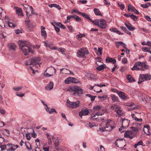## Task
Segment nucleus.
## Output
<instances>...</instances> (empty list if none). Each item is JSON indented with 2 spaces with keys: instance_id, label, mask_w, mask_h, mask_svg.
<instances>
[{
  "instance_id": "obj_1",
  "label": "nucleus",
  "mask_w": 151,
  "mask_h": 151,
  "mask_svg": "<svg viewBox=\"0 0 151 151\" xmlns=\"http://www.w3.org/2000/svg\"><path fill=\"white\" fill-rule=\"evenodd\" d=\"M19 47L23 52L25 55H27L30 50L29 47L31 46L30 43L28 42L23 41H19Z\"/></svg>"
},
{
  "instance_id": "obj_2",
  "label": "nucleus",
  "mask_w": 151,
  "mask_h": 151,
  "mask_svg": "<svg viewBox=\"0 0 151 151\" xmlns=\"http://www.w3.org/2000/svg\"><path fill=\"white\" fill-rule=\"evenodd\" d=\"M67 91L69 92L73 93L74 96L76 95L78 96H81L83 94V89L77 86H70Z\"/></svg>"
},
{
  "instance_id": "obj_3",
  "label": "nucleus",
  "mask_w": 151,
  "mask_h": 151,
  "mask_svg": "<svg viewBox=\"0 0 151 151\" xmlns=\"http://www.w3.org/2000/svg\"><path fill=\"white\" fill-rule=\"evenodd\" d=\"M112 122L111 120H107L105 123L106 127H104L99 128V130H97V131H101V132L111 131L114 128V127L111 125Z\"/></svg>"
},
{
  "instance_id": "obj_4",
  "label": "nucleus",
  "mask_w": 151,
  "mask_h": 151,
  "mask_svg": "<svg viewBox=\"0 0 151 151\" xmlns=\"http://www.w3.org/2000/svg\"><path fill=\"white\" fill-rule=\"evenodd\" d=\"M151 79V75L148 74H140L139 77V81L138 83L139 84L142 83L145 80L148 81L150 80Z\"/></svg>"
},
{
  "instance_id": "obj_5",
  "label": "nucleus",
  "mask_w": 151,
  "mask_h": 151,
  "mask_svg": "<svg viewBox=\"0 0 151 151\" xmlns=\"http://www.w3.org/2000/svg\"><path fill=\"white\" fill-rule=\"evenodd\" d=\"M32 64L35 66L36 68H38L40 66L41 63H40L41 60V58L39 57H35L32 58L30 60Z\"/></svg>"
},
{
  "instance_id": "obj_6",
  "label": "nucleus",
  "mask_w": 151,
  "mask_h": 151,
  "mask_svg": "<svg viewBox=\"0 0 151 151\" xmlns=\"http://www.w3.org/2000/svg\"><path fill=\"white\" fill-rule=\"evenodd\" d=\"M77 56L78 57H84L85 55H88L89 52L86 48H83L77 51Z\"/></svg>"
},
{
  "instance_id": "obj_7",
  "label": "nucleus",
  "mask_w": 151,
  "mask_h": 151,
  "mask_svg": "<svg viewBox=\"0 0 151 151\" xmlns=\"http://www.w3.org/2000/svg\"><path fill=\"white\" fill-rule=\"evenodd\" d=\"M80 102L78 101L76 102H71L68 99L67 101V106L73 108H77L79 106Z\"/></svg>"
},
{
  "instance_id": "obj_8",
  "label": "nucleus",
  "mask_w": 151,
  "mask_h": 151,
  "mask_svg": "<svg viewBox=\"0 0 151 151\" xmlns=\"http://www.w3.org/2000/svg\"><path fill=\"white\" fill-rule=\"evenodd\" d=\"M135 133L131 130L126 131L124 134V137H125L129 138L132 139L134 137Z\"/></svg>"
},
{
  "instance_id": "obj_9",
  "label": "nucleus",
  "mask_w": 151,
  "mask_h": 151,
  "mask_svg": "<svg viewBox=\"0 0 151 151\" xmlns=\"http://www.w3.org/2000/svg\"><path fill=\"white\" fill-rule=\"evenodd\" d=\"M78 82H79V81L78 80L72 77H69L66 78L65 81V83L66 84L71 83H77Z\"/></svg>"
},
{
  "instance_id": "obj_10",
  "label": "nucleus",
  "mask_w": 151,
  "mask_h": 151,
  "mask_svg": "<svg viewBox=\"0 0 151 151\" xmlns=\"http://www.w3.org/2000/svg\"><path fill=\"white\" fill-rule=\"evenodd\" d=\"M99 26L102 29H105L107 26L106 21L103 19H100Z\"/></svg>"
},
{
  "instance_id": "obj_11",
  "label": "nucleus",
  "mask_w": 151,
  "mask_h": 151,
  "mask_svg": "<svg viewBox=\"0 0 151 151\" xmlns=\"http://www.w3.org/2000/svg\"><path fill=\"white\" fill-rule=\"evenodd\" d=\"M122 127H123V128L127 127L129 125V121L128 120L124 119H122Z\"/></svg>"
},
{
  "instance_id": "obj_12",
  "label": "nucleus",
  "mask_w": 151,
  "mask_h": 151,
  "mask_svg": "<svg viewBox=\"0 0 151 151\" xmlns=\"http://www.w3.org/2000/svg\"><path fill=\"white\" fill-rule=\"evenodd\" d=\"M134 67L136 66L140 67H148V66L144 62L142 63L138 62H136L134 64Z\"/></svg>"
},
{
  "instance_id": "obj_13",
  "label": "nucleus",
  "mask_w": 151,
  "mask_h": 151,
  "mask_svg": "<svg viewBox=\"0 0 151 151\" xmlns=\"http://www.w3.org/2000/svg\"><path fill=\"white\" fill-rule=\"evenodd\" d=\"M148 68V67H141L140 68L138 66H136L134 67V65L133 67L132 68V70H141L144 71L147 69Z\"/></svg>"
},
{
  "instance_id": "obj_14",
  "label": "nucleus",
  "mask_w": 151,
  "mask_h": 151,
  "mask_svg": "<svg viewBox=\"0 0 151 151\" xmlns=\"http://www.w3.org/2000/svg\"><path fill=\"white\" fill-rule=\"evenodd\" d=\"M8 47L10 50L15 51L17 47L13 43H9L8 44Z\"/></svg>"
},
{
  "instance_id": "obj_15",
  "label": "nucleus",
  "mask_w": 151,
  "mask_h": 151,
  "mask_svg": "<svg viewBox=\"0 0 151 151\" xmlns=\"http://www.w3.org/2000/svg\"><path fill=\"white\" fill-rule=\"evenodd\" d=\"M45 109L46 111L49 113L50 114H52L53 112H55L56 113H57V112L55 111V109H51V110H50L49 108L48 107L47 104L45 105Z\"/></svg>"
},
{
  "instance_id": "obj_16",
  "label": "nucleus",
  "mask_w": 151,
  "mask_h": 151,
  "mask_svg": "<svg viewBox=\"0 0 151 151\" xmlns=\"http://www.w3.org/2000/svg\"><path fill=\"white\" fill-rule=\"evenodd\" d=\"M106 63L111 62L113 64H115L116 62V61L115 59L108 57L106 59Z\"/></svg>"
},
{
  "instance_id": "obj_17",
  "label": "nucleus",
  "mask_w": 151,
  "mask_h": 151,
  "mask_svg": "<svg viewBox=\"0 0 151 151\" xmlns=\"http://www.w3.org/2000/svg\"><path fill=\"white\" fill-rule=\"evenodd\" d=\"M89 111L88 109H84L83 110H82L79 113V116L82 117L83 115H86L88 114Z\"/></svg>"
},
{
  "instance_id": "obj_18",
  "label": "nucleus",
  "mask_w": 151,
  "mask_h": 151,
  "mask_svg": "<svg viewBox=\"0 0 151 151\" xmlns=\"http://www.w3.org/2000/svg\"><path fill=\"white\" fill-rule=\"evenodd\" d=\"M15 8L16 9V14L18 15H21L23 16L24 15L22 14V10L21 9L17 7H15Z\"/></svg>"
},
{
  "instance_id": "obj_19",
  "label": "nucleus",
  "mask_w": 151,
  "mask_h": 151,
  "mask_svg": "<svg viewBox=\"0 0 151 151\" xmlns=\"http://www.w3.org/2000/svg\"><path fill=\"white\" fill-rule=\"evenodd\" d=\"M14 146V145L13 144H7L6 145V149L7 150H13L14 151L15 149L13 148V147Z\"/></svg>"
},
{
  "instance_id": "obj_20",
  "label": "nucleus",
  "mask_w": 151,
  "mask_h": 151,
  "mask_svg": "<svg viewBox=\"0 0 151 151\" xmlns=\"http://www.w3.org/2000/svg\"><path fill=\"white\" fill-rule=\"evenodd\" d=\"M45 27L43 26H41V33L42 36L44 37H46L47 36V33L45 30Z\"/></svg>"
},
{
  "instance_id": "obj_21",
  "label": "nucleus",
  "mask_w": 151,
  "mask_h": 151,
  "mask_svg": "<svg viewBox=\"0 0 151 151\" xmlns=\"http://www.w3.org/2000/svg\"><path fill=\"white\" fill-rule=\"evenodd\" d=\"M124 24L128 29L130 31H133L135 29V28L132 27V25L129 23V24H127L125 23Z\"/></svg>"
},
{
  "instance_id": "obj_22",
  "label": "nucleus",
  "mask_w": 151,
  "mask_h": 151,
  "mask_svg": "<svg viewBox=\"0 0 151 151\" xmlns=\"http://www.w3.org/2000/svg\"><path fill=\"white\" fill-rule=\"evenodd\" d=\"M53 83L52 82H50L49 84L45 87V89L46 90H51L53 88Z\"/></svg>"
},
{
  "instance_id": "obj_23",
  "label": "nucleus",
  "mask_w": 151,
  "mask_h": 151,
  "mask_svg": "<svg viewBox=\"0 0 151 151\" xmlns=\"http://www.w3.org/2000/svg\"><path fill=\"white\" fill-rule=\"evenodd\" d=\"M127 79L129 82H134L135 81V79L130 75H128L127 76Z\"/></svg>"
},
{
  "instance_id": "obj_24",
  "label": "nucleus",
  "mask_w": 151,
  "mask_h": 151,
  "mask_svg": "<svg viewBox=\"0 0 151 151\" xmlns=\"http://www.w3.org/2000/svg\"><path fill=\"white\" fill-rule=\"evenodd\" d=\"M78 12V13L81 14L82 15L83 17L89 20H91V19L89 17V16L87 14H85L84 13H82L79 11Z\"/></svg>"
},
{
  "instance_id": "obj_25",
  "label": "nucleus",
  "mask_w": 151,
  "mask_h": 151,
  "mask_svg": "<svg viewBox=\"0 0 151 151\" xmlns=\"http://www.w3.org/2000/svg\"><path fill=\"white\" fill-rule=\"evenodd\" d=\"M109 30L112 32H116L119 35H122L123 34V33L121 32L120 31H118L117 29L116 28H113L112 29H110Z\"/></svg>"
},
{
  "instance_id": "obj_26",
  "label": "nucleus",
  "mask_w": 151,
  "mask_h": 151,
  "mask_svg": "<svg viewBox=\"0 0 151 151\" xmlns=\"http://www.w3.org/2000/svg\"><path fill=\"white\" fill-rule=\"evenodd\" d=\"M118 94L119 96L123 99H126V96L125 95V93L121 91L118 92Z\"/></svg>"
},
{
  "instance_id": "obj_27",
  "label": "nucleus",
  "mask_w": 151,
  "mask_h": 151,
  "mask_svg": "<svg viewBox=\"0 0 151 151\" xmlns=\"http://www.w3.org/2000/svg\"><path fill=\"white\" fill-rule=\"evenodd\" d=\"M25 144L27 149L29 151H33L32 150L31 146L29 142H25Z\"/></svg>"
},
{
  "instance_id": "obj_28",
  "label": "nucleus",
  "mask_w": 151,
  "mask_h": 151,
  "mask_svg": "<svg viewBox=\"0 0 151 151\" xmlns=\"http://www.w3.org/2000/svg\"><path fill=\"white\" fill-rule=\"evenodd\" d=\"M141 98L143 101H144V103H147V98L146 97V96L145 94H142L141 95Z\"/></svg>"
},
{
  "instance_id": "obj_29",
  "label": "nucleus",
  "mask_w": 151,
  "mask_h": 151,
  "mask_svg": "<svg viewBox=\"0 0 151 151\" xmlns=\"http://www.w3.org/2000/svg\"><path fill=\"white\" fill-rule=\"evenodd\" d=\"M93 11H94L95 14L98 16H102V14L100 13V10L98 9L94 8Z\"/></svg>"
},
{
  "instance_id": "obj_30",
  "label": "nucleus",
  "mask_w": 151,
  "mask_h": 151,
  "mask_svg": "<svg viewBox=\"0 0 151 151\" xmlns=\"http://www.w3.org/2000/svg\"><path fill=\"white\" fill-rule=\"evenodd\" d=\"M54 144L55 146V147L56 148L59 145V142L58 139V138H56V140L54 141Z\"/></svg>"
},
{
  "instance_id": "obj_31",
  "label": "nucleus",
  "mask_w": 151,
  "mask_h": 151,
  "mask_svg": "<svg viewBox=\"0 0 151 151\" xmlns=\"http://www.w3.org/2000/svg\"><path fill=\"white\" fill-rule=\"evenodd\" d=\"M112 100L114 102H116L119 101L118 97L114 95H113L111 96Z\"/></svg>"
},
{
  "instance_id": "obj_32",
  "label": "nucleus",
  "mask_w": 151,
  "mask_h": 151,
  "mask_svg": "<svg viewBox=\"0 0 151 151\" xmlns=\"http://www.w3.org/2000/svg\"><path fill=\"white\" fill-rule=\"evenodd\" d=\"M49 6L50 8L55 7L58 8L59 9H60V6L59 5L55 4H50L49 5Z\"/></svg>"
},
{
  "instance_id": "obj_33",
  "label": "nucleus",
  "mask_w": 151,
  "mask_h": 151,
  "mask_svg": "<svg viewBox=\"0 0 151 151\" xmlns=\"http://www.w3.org/2000/svg\"><path fill=\"white\" fill-rule=\"evenodd\" d=\"M95 25L99 26V22L100 20H99L98 19L95 20H92L91 19V20H90Z\"/></svg>"
},
{
  "instance_id": "obj_34",
  "label": "nucleus",
  "mask_w": 151,
  "mask_h": 151,
  "mask_svg": "<svg viewBox=\"0 0 151 151\" xmlns=\"http://www.w3.org/2000/svg\"><path fill=\"white\" fill-rule=\"evenodd\" d=\"M151 5V3H147L146 4H142L141 5V6L144 8H147L149 6Z\"/></svg>"
},
{
  "instance_id": "obj_35",
  "label": "nucleus",
  "mask_w": 151,
  "mask_h": 151,
  "mask_svg": "<svg viewBox=\"0 0 151 151\" xmlns=\"http://www.w3.org/2000/svg\"><path fill=\"white\" fill-rule=\"evenodd\" d=\"M116 112L117 114H118V115L119 116H122L124 114V112L122 111L121 108L118 111L116 110Z\"/></svg>"
},
{
  "instance_id": "obj_36",
  "label": "nucleus",
  "mask_w": 151,
  "mask_h": 151,
  "mask_svg": "<svg viewBox=\"0 0 151 151\" xmlns=\"http://www.w3.org/2000/svg\"><path fill=\"white\" fill-rule=\"evenodd\" d=\"M73 18L74 20H75L77 22H80L81 20V18L79 16L77 15L73 16Z\"/></svg>"
},
{
  "instance_id": "obj_37",
  "label": "nucleus",
  "mask_w": 151,
  "mask_h": 151,
  "mask_svg": "<svg viewBox=\"0 0 151 151\" xmlns=\"http://www.w3.org/2000/svg\"><path fill=\"white\" fill-rule=\"evenodd\" d=\"M135 8L133 6H132L130 4H129L128 5V8L127 10L128 11H133L134 10V9Z\"/></svg>"
},
{
  "instance_id": "obj_38",
  "label": "nucleus",
  "mask_w": 151,
  "mask_h": 151,
  "mask_svg": "<svg viewBox=\"0 0 151 151\" xmlns=\"http://www.w3.org/2000/svg\"><path fill=\"white\" fill-rule=\"evenodd\" d=\"M85 35L82 34H80L79 35H76V38L78 40H81L82 38L83 37H85Z\"/></svg>"
},
{
  "instance_id": "obj_39",
  "label": "nucleus",
  "mask_w": 151,
  "mask_h": 151,
  "mask_svg": "<svg viewBox=\"0 0 151 151\" xmlns=\"http://www.w3.org/2000/svg\"><path fill=\"white\" fill-rule=\"evenodd\" d=\"M22 88V87L21 86L20 87H16L13 88V89L16 91H20Z\"/></svg>"
},
{
  "instance_id": "obj_40",
  "label": "nucleus",
  "mask_w": 151,
  "mask_h": 151,
  "mask_svg": "<svg viewBox=\"0 0 151 151\" xmlns=\"http://www.w3.org/2000/svg\"><path fill=\"white\" fill-rule=\"evenodd\" d=\"M104 68V65H99L98 67L96 68V69L98 70H101L103 69Z\"/></svg>"
},
{
  "instance_id": "obj_41",
  "label": "nucleus",
  "mask_w": 151,
  "mask_h": 151,
  "mask_svg": "<svg viewBox=\"0 0 151 151\" xmlns=\"http://www.w3.org/2000/svg\"><path fill=\"white\" fill-rule=\"evenodd\" d=\"M117 48H119L120 45H122V44L123 43V42H115Z\"/></svg>"
},
{
  "instance_id": "obj_42",
  "label": "nucleus",
  "mask_w": 151,
  "mask_h": 151,
  "mask_svg": "<svg viewBox=\"0 0 151 151\" xmlns=\"http://www.w3.org/2000/svg\"><path fill=\"white\" fill-rule=\"evenodd\" d=\"M142 143L143 142L142 141H139L137 143L135 144L134 145V147L135 148H137L138 146L140 145H142Z\"/></svg>"
},
{
  "instance_id": "obj_43",
  "label": "nucleus",
  "mask_w": 151,
  "mask_h": 151,
  "mask_svg": "<svg viewBox=\"0 0 151 151\" xmlns=\"http://www.w3.org/2000/svg\"><path fill=\"white\" fill-rule=\"evenodd\" d=\"M65 70L66 71H65V73L66 74H72L73 75V72H72L70 70H69L68 69L66 68H65Z\"/></svg>"
},
{
  "instance_id": "obj_44",
  "label": "nucleus",
  "mask_w": 151,
  "mask_h": 151,
  "mask_svg": "<svg viewBox=\"0 0 151 151\" xmlns=\"http://www.w3.org/2000/svg\"><path fill=\"white\" fill-rule=\"evenodd\" d=\"M131 128L132 129V130H131L132 131H133L134 132V133H137V132L138 131V129L137 128L135 127H132Z\"/></svg>"
},
{
  "instance_id": "obj_45",
  "label": "nucleus",
  "mask_w": 151,
  "mask_h": 151,
  "mask_svg": "<svg viewBox=\"0 0 151 151\" xmlns=\"http://www.w3.org/2000/svg\"><path fill=\"white\" fill-rule=\"evenodd\" d=\"M130 17L132 19L135 21H136L137 19V17L136 16L133 14L131 15Z\"/></svg>"
},
{
  "instance_id": "obj_46",
  "label": "nucleus",
  "mask_w": 151,
  "mask_h": 151,
  "mask_svg": "<svg viewBox=\"0 0 151 151\" xmlns=\"http://www.w3.org/2000/svg\"><path fill=\"white\" fill-rule=\"evenodd\" d=\"M8 23L9 27H10L14 28L15 27V25L12 22H8Z\"/></svg>"
},
{
  "instance_id": "obj_47",
  "label": "nucleus",
  "mask_w": 151,
  "mask_h": 151,
  "mask_svg": "<svg viewBox=\"0 0 151 151\" xmlns=\"http://www.w3.org/2000/svg\"><path fill=\"white\" fill-rule=\"evenodd\" d=\"M118 5L120 8V9L122 10L124 8V6L123 4L120 3H118Z\"/></svg>"
},
{
  "instance_id": "obj_48",
  "label": "nucleus",
  "mask_w": 151,
  "mask_h": 151,
  "mask_svg": "<svg viewBox=\"0 0 151 151\" xmlns=\"http://www.w3.org/2000/svg\"><path fill=\"white\" fill-rule=\"evenodd\" d=\"M101 106H94L93 109L94 110L96 111L98 109H101Z\"/></svg>"
},
{
  "instance_id": "obj_49",
  "label": "nucleus",
  "mask_w": 151,
  "mask_h": 151,
  "mask_svg": "<svg viewBox=\"0 0 151 151\" xmlns=\"http://www.w3.org/2000/svg\"><path fill=\"white\" fill-rule=\"evenodd\" d=\"M24 6V10L26 12V13H27V9L29 7V6L27 5L26 4H25L24 5H23Z\"/></svg>"
},
{
  "instance_id": "obj_50",
  "label": "nucleus",
  "mask_w": 151,
  "mask_h": 151,
  "mask_svg": "<svg viewBox=\"0 0 151 151\" xmlns=\"http://www.w3.org/2000/svg\"><path fill=\"white\" fill-rule=\"evenodd\" d=\"M114 108H115V112H116V110L118 111V110H119L121 108L119 106L115 104Z\"/></svg>"
},
{
  "instance_id": "obj_51",
  "label": "nucleus",
  "mask_w": 151,
  "mask_h": 151,
  "mask_svg": "<svg viewBox=\"0 0 151 151\" xmlns=\"http://www.w3.org/2000/svg\"><path fill=\"white\" fill-rule=\"evenodd\" d=\"M30 10H31V14H35V15H36L37 16L38 15L37 13H34V9L32 6H31L30 7Z\"/></svg>"
},
{
  "instance_id": "obj_52",
  "label": "nucleus",
  "mask_w": 151,
  "mask_h": 151,
  "mask_svg": "<svg viewBox=\"0 0 151 151\" xmlns=\"http://www.w3.org/2000/svg\"><path fill=\"white\" fill-rule=\"evenodd\" d=\"M58 50L59 51H60L62 52V54H63L65 52V49L62 47L59 48L58 49Z\"/></svg>"
},
{
  "instance_id": "obj_53",
  "label": "nucleus",
  "mask_w": 151,
  "mask_h": 151,
  "mask_svg": "<svg viewBox=\"0 0 151 151\" xmlns=\"http://www.w3.org/2000/svg\"><path fill=\"white\" fill-rule=\"evenodd\" d=\"M142 50L144 52H149V51L150 50L149 49H148V48L146 47H142Z\"/></svg>"
},
{
  "instance_id": "obj_54",
  "label": "nucleus",
  "mask_w": 151,
  "mask_h": 151,
  "mask_svg": "<svg viewBox=\"0 0 151 151\" xmlns=\"http://www.w3.org/2000/svg\"><path fill=\"white\" fill-rule=\"evenodd\" d=\"M102 48L101 47L98 48V51L99 52V53H98L97 55H98V56H99L100 55H101L102 54Z\"/></svg>"
},
{
  "instance_id": "obj_55",
  "label": "nucleus",
  "mask_w": 151,
  "mask_h": 151,
  "mask_svg": "<svg viewBox=\"0 0 151 151\" xmlns=\"http://www.w3.org/2000/svg\"><path fill=\"white\" fill-rule=\"evenodd\" d=\"M0 113L1 114L4 115L5 114V111L3 108L1 107L0 108Z\"/></svg>"
},
{
  "instance_id": "obj_56",
  "label": "nucleus",
  "mask_w": 151,
  "mask_h": 151,
  "mask_svg": "<svg viewBox=\"0 0 151 151\" xmlns=\"http://www.w3.org/2000/svg\"><path fill=\"white\" fill-rule=\"evenodd\" d=\"M44 45L45 46L48 47L50 48L52 46L50 43H47L45 42H44Z\"/></svg>"
},
{
  "instance_id": "obj_57",
  "label": "nucleus",
  "mask_w": 151,
  "mask_h": 151,
  "mask_svg": "<svg viewBox=\"0 0 151 151\" xmlns=\"http://www.w3.org/2000/svg\"><path fill=\"white\" fill-rule=\"evenodd\" d=\"M98 97L100 99H106L107 97V96L106 95H104L102 96H98Z\"/></svg>"
},
{
  "instance_id": "obj_58",
  "label": "nucleus",
  "mask_w": 151,
  "mask_h": 151,
  "mask_svg": "<svg viewBox=\"0 0 151 151\" xmlns=\"http://www.w3.org/2000/svg\"><path fill=\"white\" fill-rule=\"evenodd\" d=\"M29 134H30V133H29V134H26V137L27 139L28 140H30L31 139V137H30Z\"/></svg>"
},
{
  "instance_id": "obj_59",
  "label": "nucleus",
  "mask_w": 151,
  "mask_h": 151,
  "mask_svg": "<svg viewBox=\"0 0 151 151\" xmlns=\"http://www.w3.org/2000/svg\"><path fill=\"white\" fill-rule=\"evenodd\" d=\"M47 139L48 140V145H52V142L51 138L50 137H48Z\"/></svg>"
},
{
  "instance_id": "obj_60",
  "label": "nucleus",
  "mask_w": 151,
  "mask_h": 151,
  "mask_svg": "<svg viewBox=\"0 0 151 151\" xmlns=\"http://www.w3.org/2000/svg\"><path fill=\"white\" fill-rule=\"evenodd\" d=\"M0 147L1 149V151L4 150L6 149V145H1L0 146Z\"/></svg>"
},
{
  "instance_id": "obj_61",
  "label": "nucleus",
  "mask_w": 151,
  "mask_h": 151,
  "mask_svg": "<svg viewBox=\"0 0 151 151\" xmlns=\"http://www.w3.org/2000/svg\"><path fill=\"white\" fill-rule=\"evenodd\" d=\"M145 18L146 19H147V21L149 22L151 21V18L150 17L148 16H146L145 17Z\"/></svg>"
},
{
  "instance_id": "obj_62",
  "label": "nucleus",
  "mask_w": 151,
  "mask_h": 151,
  "mask_svg": "<svg viewBox=\"0 0 151 151\" xmlns=\"http://www.w3.org/2000/svg\"><path fill=\"white\" fill-rule=\"evenodd\" d=\"M54 27L55 30V31H56V32H58L60 31V28L59 27H56V26H55V25H54Z\"/></svg>"
},
{
  "instance_id": "obj_63",
  "label": "nucleus",
  "mask_w": 151,
  "mask_h": 151,
  "mask_svg": "<svg viewBox=\"0 0 151 151\" xmlns=\"http://www.w3.org/2000/svg\"><path fill=\"white\" fill-rule=\"evenodd\" d=\"M122 62L123 63H127V59L126 58H124L122 60Z\"/></svg>"
},
{
  "instance_id": "obj_64",
  "label": "nucleus",
  "mask_w": 151,
  "mask_h": 151,
  "mask_svg": "<svg viewBox=\"0 0 151 151\" xmlns=\"http://www.w3.org/2000/svg\"><path fill=\"white\" fill-rule=\"evenodd\" d=\"M100 148L101 151H105L104 147L102 145H100Z\"/></svg>"
}]
</instances>
